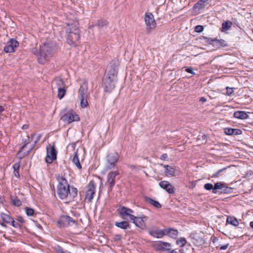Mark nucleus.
Here are the masks:
<instances>
[{
    "mask_svg": "<svg viewBox=\"0 0 253 253\" xmlns=\"http://www.w3.org/2000/svg\"><path fill=\"white\" fill-rule=\"evenodd\" d=\"M72 161L79 169H82V166L79 161L77 150L74 153V156L72 159Z\"/></svg>",
    "mask_w": 253,
    "mask_h": 253,
    "instance_id": "a878e982",
    "label": "nucleus"
},
{
    "mask_svg": "<svg viewBox=\"0 0 253 253\" xmlns=\"http://www.w3.org/2000/svg\"><path fill=\"white\" fill-rule=\"evenodd\" d=\"M185 69V71L187 73H189L192 75H194L195 74V73L193 71V69L191 67H184Z\"/></svg>",
    "mask_w": 253,
    "mask_h": 253,
    "instance_id": "c03bdc74",
    "label": "nucleus"
},
{
    "mask_svg": "<svg viewBox=\"0 0 253 253\" xmlns=\"http://www.w3.org/2000/svg\"><path fill=\"white\" fill-rule=\"evenodd\" d=\"M1 217L4 222L7 223H10L13 220V218L9 215L4 213H1Z\"/></svg>",
    "mask_w": 253,
    "mask_h": 253,
    "instance_id": "cd10ccee",
    "label": "nucleus"
},
{
    "mask_svg": "<svg viewBox=\"0 0 253 253\" xmlns=\"http://www.w3.org/2000/svg\"><path fill=\"white\" fill-rule=\"evenodd\" d=\"M119 159V155L117 152H113L109 153L107 156V163L105 166V169L108 170L113 168H115L116 163Z\"/></svg>",
    "mask_w": 253,
    "mask_h": 253,
    "instance_id": "20e7f679",
    "label": "nucleus"
},
{
    "mask_svg": "<svg viewBox=\"0 0 253 253\" xmlns=\"http://www.w3.org/2000/svg\"><path fill=\"white\" fill-rule=\"evenodd\" d=\"M19 168H20V164L18 163L15 164L13 166V168L14 171L18 170L19 169Z\"/></svg>",
    "mask_w": 253,
    "mask_h": 253,
    "instance_id": "3c124183",
    "label": "nucleus"
},
{
    "mask_svg": "<svg viewBox=\"0 0 253 253\" xmlns=\"http://www.w3.org/2000/svg\"><path fill=\"white\" fill-rule=\"evenodd\" d=\"M154 246L158 250L168 252L170 251L171 245L169 243L167 242L159 241L155 243Z\"/></svg>",
    "mask_w": 253,
    "mask_h": 253,
    "instance_id": "dca6fc26",
    "label": "nucleus"
},
{
    "mask_svg": "<svg viewBox=\"0 0 253 253\" xmlns=\"http://www.w3.org/2000/svg\"><path fill=\"white\" fill-rule=\"evenodd\" d=\"M16 220L21 223H23L25 221L23 218L20 216H18L17 218H16Z\"/></svg>",
    "mask_w": 253,
    "mask_h": 253,
    "instance_id": "5fc2aeb1",
    "label": "nucleus"
},
{
    "mask_svg": "<svg viewBox=\"0 0 253 253\" xmlns=\"http://www.w3.org/2000/svg\"><path fill=\"white\" fill-rule=\"evenodd\" d=\"M145 21L147 26V32L150 33L152 29L155 28L156 25L153 15L151 13H146L145 15Z\"/></svg>",
    "mask_w": 253,
    "mask_h": 253,
    "instance_id": "0eeeda50",
    "label": "nucleus"
},
{
    "mask_svg": "<svg viewBox=\"0 0 253 253\" xmlns=\"http://www.w3.org/2000/svg\"><path fill=\"white\" fill-rule=\"evenodd\" d=\"M118 67L114 64H111L107 68L104 77L111 78L117 79Z\"/></svg>",
    "mask_w": 253,
    "mask_h": 253,
    "instance_id": "f8f14e48",
    "label": "nucleus"
},
{
    "mask_svg": "<svg viewBox=\"0 0 253 253\" xmlns=\"http://www.w3.org/2000/svg\"><path fill=\"white\" fill-rule=\"evenodd\" d=\"M117 79L104 77L103 78V86L106 92H111L115 87Z\"/></svg>",
    "mask_w": 253,
    "mask_h": 253,
    "instance_id": "39448f33",
    "label": "nucleus"
},
{
    "mask_svg": "<svg viewBox=\"0 0 253 253\" xmlns=\"http://www.w3.org/2000/svg\"><path fill=\"white\" fill-rule=\"evenodd\" d=\"M170 253H184L182 250H174L170 252Z\"/></svg>",
    "mask_w": 253,
    "mask_h": 253,
    "instance_id": "8fccbe9b",
    "label": "nucleus"
},
{
    "mask_svg": "<svg viewBox=\"0 0 253 253\" xmlns=\"http://www.w3.org/2000/svg\"><path fill=\"white\" fill-rule=\"evenodd\" d=\"M145 201L150 205H152L154 207L157 209H160L162 207V205L157 201H155L150 197H145Z\"/></svg>",
    "mask_w": 253,
    "mask_h": 253,
    "instance_id": "5701e85b",
    "label": "nucleus"
},
{
    "mask_svg": "<svg viewBox=\"0 0 253 253\" xmlns=\"http://www.w3.org/2000/svg\"><path fill=\"white\" fill-rule=\"evenodd\" d=\"M250 226L253 228V221H252L250 223Z\"/></svg>",
    "mask_w": 253,
    "mask_h": 253,
    "instance_id": "69168bd1",
    "label": "nucleus"
},
{
    "mask_svg": "<svg viewBox=\"0 0 253 253\" xmlns=\"http://www.w3.org/2000/svg\"><path fill=\"white\" fill-rule=\"evenodd\" d=\"M204 3V2H202L201 0H200V1H199L198 2H197L194 5L193 9L194 10H196V9H200L204 8L205 7Z\"/></svg>",
    "mask_w": 253,
    "mask_h": 253,
    "instance_id": "e433bc0d",
    "label": "nucleus"
},
{
    "mask_svg": "<svg viewBox=\"0 0 253 253\" xmlns=\"http://www.w3.org/2000/svg\"><path fill=\"white\" fill-rule=\"evenodd\" d=\"M47 156L45 158V161L48 164H51L52 162L56 159L57 152L54 145L47 147Z\"/></svg>",
    "mask_w": 253,
    "mask_h": 253,
    "instance_id": "6e6552de",
    "label": "nucleus"
},
{
    "mask_svg": "<svg viewBox=\"0 0 253 253\" xmlns=\"http://www.w3.org/2000/svg\"><path fill=\"white\" fill-rule=\"evenodd\" d=\"M168 156L167 154L165 153L161 155L160 159H161V160L164 161V160H166L168 158Z\"/></svg>",
    "mask_w": 253,
    "mask_h": 253,
    "instance_id": "6e6d98bb",
    "label": "nucleus"
},
{
    "mask_svg": "<svg viewBox=\"0 0 253 253\" xmlns=\"http://www.w3.org/2000/svg\"><path fill=\"white\" fill-rule=\"evenodd\" d=\"M69 32L67 41L68 44L74 47L77 46L80 43V31L79 29V23L76 22L73 24H68Z\"/></svg>",
    "mask_w": 253,
    "mask_h": 253,
    "instance_id": "f257e3e1",
    "label": "nucleus"
},
{
    "mask_svg": "<svg viewBox=\"0 0 253 253\" xmlns=\"http://www.w3.org/2000/svg\"><path fill=\"white\" fill-rule=\"evenodd\" d=\"M234 117L239 119H246L249 117L247 113L244 111H238L234 113Z\"/></svg>",
    "mask_w": 253,
    "mask_h": 253,
    "instance_id": "b1692460",
    "label": "nucleus"
},
{
    "mask_svg": "<svg viewBox=\"0 0 253 253\" xmlns=\"http://www.w3.org/2000/svg\"><path fill=\"white\" fill-rule=\"evenodd\" d=\"M191 237L194 240H196V241H197V234H192L191 235Z\"/></svg>",
    "mask_w": 253,
    "mask_h": 253,
    "instance_id": "bf43d9fd",
    "label": "nucleus"
},
{
    "mask_svg": "<svg viewBox=\"0 0 253 253\" xmlns=\"http://www.w3.org/2000/svg\"><path fill=\"white\" fill-rule=\"evenodd\" d=\"M204 187L207 190H212L213 191V189H214V186L211 183H206L205 184Z\"/></svg>",
    "mask_w": 253,
    "mask_h": 253,
    "instance_id": "37998d69",
    "label": "nucleus"
},
{
    "mask_svg": "<svg viewBox=\"0 0 253 253\" xmlns=\"http://www.w3.org/2000/svg\"><path fill=\"white\" fill-rule=\"evenodd\" d=\"M126 211L128 213V216L131 219V216L132 215L131 213L133 212V211L129 208H126Z\"/></svg>",
    "mask_w": 253,
    "mask_h": 253,
    "instance_id": "13d9d810",
    "label": "nucleus"
},
{
    "mask_svg": "<svg viewBox=\"0 0 253 253\" xmlns=\"http://www.w3.org/2000/svg\"><path fill=\"white\" fill-rule=\"evenodd\" d=\"M61 119L64 122H67L68 124H70L74 121H79L80 118L78 115L73 110H71L65 114L62 117Z\"/></svg>",
    "mask_w": 253,
    "mask_h": 253,
    "instance_id": "9b49d317",
    "label": "nucleus"
},
{
    "mask_svg": "<svg viewBox=\"0 0 253 253\" xmlns=\"http://www.w3.org/2000/svg\"><path fill=\"white\" fill-rule=\"evenodd\" d=\"M202 2H203L204 3L207 2L209 0H201Z\"/></svg>",
    "mask_w": 253,
    "mask_h": 253,
    "instance_id": "338daca9",
    "label": "nucleus"
},
{
    "mask_svg": "<svg viewBox=\"0 0 253 253\" xmlns=\"http://www.w3.org/2000/svg\"><path fill=\"white\" fill-rule=\"evenodd\" d=\"M126 207H122L121 208L118 209L117 210V211H118L120 216L124 219H126V216H128V213L126 211Z\"/></svg>",
    "mask_w": 253,
    "mask_h": 253,
    "instance_id": "393cba45",
    "label": "nucleus"
},
{
    "mask_svg": "<svg viewBox=\"0 0 253 253\" xmlns=\"http://www.w3.org/2000/svg\"><path fill=\"white\" fill-rule=\"evenodd\" d=\"M217 240H218V239L215 237H214L212 239V241L213 243H215Z\"/></svg>",
    "mask_w": 253,
    "mask_h": 253,
    "instance_id": "680f3d73",
    "label": "nucleus"
},
{
    "mask_svg": "<svg viewBox=\"0 0 253 253\" xmlns=\"http://www.w3.org/2000/svg\"><path fill=\"white\" fill-rule=\"evenodd\" d=\"M41 134H39L38 136H37V139L36 140L34 141V143L33 144V145L31 146V147L29 149V150L26 152V153H25L24 154L25 156H27L28 155H29V154L30 153V152L33 150V149L35 147L36 144L39 141V140H40V138H41Z\"/></svg>",
    "mask_w": 253,
    "mask_h": 253,
    "instance_id": "f704fd0d",
    "label": "nucleus"
},
{
    "mask_svg": "<svg viewBox=\"0 0 253 253\" xmlns=\"http://www.w3.org/2000/svg\"><path fill=\"white\" fill-rule=\"evenodd\" d=\"M80 98L81 99V107H83V108L86 107L88 106V102H87V99H86V97H80Z\"/></svg>",
    "mask_w": 253,
    "mask_h": 253,
    "instance_id": "4c0bfd02",
    "label": "nucleus"
},
{
    "mask_svg": "<svg viewBox=\"0 0 253 253\" xmlns=\"http://www.w3.org/2000/svg\"><path fill=\"white\" fill-rule=\"evenodd\" d=\"M79 96L80 97H87V84L84 82V84L81 86L79 90Z\"/></svg>",
    "mask_w": 253,
    "mask_h": 253,
    "instance_id": "aec40b11",
    "label": "nucleus"
},
{
    "mask_svg": "<svg viewBox=\"0 0 253 253\" xmlns=\"http://www.w3.org/2000/svg\"><path fill=\"white\" fill-rule=\"evenodd\" d=\"M147 219V217L142 215L141 217H136L134 215L131 216V220L133 221V223L138 227L141 229H146V226L145 221Z\"/></svg>",
    "mask_w": 253,
    "mask_h": 253,
    "instance_id": "9d476101",
    "label": "nucleus"
},
{
    "mask_svg": "<svg viewBox=\"0 0 253 253\" xmlns=\"http://www.w3.org/2000/svg\"><path fill=\"white\" fill-rule=\"evenodd\" d=\"M149 234L155 238H161L165 236L164 229H156V230H151L149 231Z\"/></svg>",
    "mask_w": 253,
    "mask_h": 253,
    "instance_id": "6ab92c4d",
    "label": "nucleus"
},
{
    "mask_svg": "<svg viewBox=\"0 0 253 253\" xmlns=\"http://www.w3.org/2000/svg\"><path fill=\"white\" fill-rule=\"evenodd\" d=\"M58 185L57 188V193L61 200H67L70 194V185L65 177L58 175L57 177Z\"/></svg>",
    "mask_w": 253,
    "mask_h": 253,
    "instance_id": "7ed1b4c3",
    "label": "nucleus"
},
{
    "mask_svg": "<svg viewBox=\"0 0 253 253\" xmlns=\"http://www.w3.org/2000/svg\"><path fill=\"white\" fill-rule=\"evenodd\" d=\"M159 185L169 194H172L175 193V188L168 181H161L159 182Z\"/></svg>",
    "mask_w": 253,
    "mask_h": 253,
    "instance_id": "2eb2a0df",
    "label": "nucleus"
},
{
    "mask_svg": "<svg viewBox=\"0 0 253 253\" xmlns=\"http://www.w3.org/2000/svg\"><path fill=\"white\" fill-rule=\"evenodd\" d=\"M177 244H180L181 246H184L186 243V240L185 238H181L180 240L177 241Z\"/></svg>",
    "mask_w": 253,
    "mask_h": 253,
    "instance_id": "49530a36",
    "label": "nucleus"
},
{
    "mask_svg": "<svg viewBox=\"0 0 253 253\" xmlns=\"http://www.w3.org/2000/svg\"><path fill=\"white\" fill-rule=\"evenodd\" d=\"M4 110V108L2 106L0 105V112H2Z\"/></svg>",
    "mask_w": 253,
    "mask_h": 253,
    "instance_id": "e2e57ef3",
    "label": "nucleus"
},
{
    "mask_svg": "<svg viewBox=\"0 0 253 253\" xmlns=\"http://www.w3.org/2000/svg\"><path fill=\"white\" fill-rule=\"evenodd\" d=\"M232 23L230 21L224 22L222 24L221 31L224 32L231 28Z\"/></svg>",
    "mask_w": 253,
    "mask_h": 253,
    "instance_id": "7c9ffc66",
    "label": "nucleus"
},
{
    "mask_svg": "<svg viewBox=\"0 0 253 253\" xmlns=\"http://www.w3.org/2000/svg\"><path fill=\"white\" fill-rule=\"evenodd\" d=\"M115 226L122 229H126L129 228V224L127 221L116 222Z\"/></svg>",
    "mask_w": 253,
    "mask_h": 253,
    "instance_id": "bb28decb",
    "label": "nucleus"
},
{
    "mask_svg": "<svg viewBox=\"0 0 253 253\" xmlns=\"http://www.w3.org/2000/svg\"><path fill=\"white\" fill-rule=\"evenodd\" d=\"M227 222L235 226L239 224V221L237 218L233 217H228L227 218Z\"/></svg>",
    "mask_w": 253,
    "mask_h": 253,
    "instance_id": "473e14b6",
    "label": "nucleus"
},
{
    "mask_svg": "<svg viewBox=\"0 0 253 253\" xmlns=\"http://www.w3.org/2000/svg\"><path fill=\"white\" fill-rule=\"evenodd\" d=\"M25 210L26 213L28 216H32L34 214V210L32 208L26 207Z\"/></svg>",
    "mask_w": 253,
    "mask_h": 253,
    "instance_id": "79ce46f5",
    "label": "nucleus"
},
{
    "mask_svg": "<svg viewBox=\"0 0 253 253\" xmlns=\"http://www.w3.org/2000/svg\"><path fill=\"white\" fill-rule=\"evenodd\" d=\"M54 83L57 89L65 87V85L63 80L60 78H57L54 80Z\"/></svg>",
    "mask_w": 253,
    "mask_h": 253,
    "instance_id": "c85d7f7f",
    "label": "nucleus"
},
{
    "mask_svg": "<svg viewBox=\"0 0 253 253\" xmlns=\"http://www.w3.org/2000/svg\"><path fill=\"white\" fill-rule=\"evenodd\" d=\"M230 167L231 166H228L227 167L224 168H223L222 169H220L218 170L216 172H215L214 174H213L211 176V177L213 178V177H218L219 175L220 174V173L221 172H222L224 170H226L228 168H230Z\"/></svg>",
    "mask_w": 253,
    "mask_h": 253,
    "instance_id": "a19ab883",
    "label": "nucleus"
},
{
    "mask_svg": "<svg viewBox=\"0 0 253 253\" xmlns=\"http://www.w3.org/2000/svg\"><path fill=\"white\" fill-rule=\"evenodd\" d=\"M10 200L12 204L15 206L20 207L22 205L21 201L16 196H11Z\"/></svg>",
    "mask_w": 253,
    "mask_h": 253,
    "instance_id": "2f4dec72",
    "label": "nucleus"
},
{
    "mask_svg": "<svg viewBox=\"0 0 253 253\" xmlns=\"http://www.w3.org/2000/svg\"><path fill=\"white\" fill-rule=\"evenodd\" d=\"M224 133L227 135H237L242 133V130L239 129H234L232 128L226 127L224 129Z\"/></svg>",
    "mask_w": 253,
    "mask_h": 253,
    "instance_id": "412c9836",
    "label": "nucleus"
},
{
    "mask_svg": "<svg viewBox=\"0 0 253 253\" xmlns=\"http://www.w3.org/2000/svg\"><path fill=\"white\" fill-rule=\"evenodd\" d=\"M165 235H168L170 238L175 239L178 234L177 230L172 228H165L164 229Z\"/></svg>",
    "mask_w": 253,
    "mask_h": 253,
    "instance_id": "a211bd4d",
    "label": "nucleus"
},
{
    "mask_svg": "<svg viewBox=\"0 0 253 253\" xmlns=\"http://www.w3.org/2000/svg\"><path fill=\"white\" fill-rule=\"evenodd\" d=\"M200 101L202 102H206L207 99L205 97H202L200 98Z\"/></svg>",
    "mask_w": 253,
    "mask_h": 253,
    "instance_id": "052dcab7",
    "label": "nucleus"
},
{
    "mask_svg": "<svg viewBox=\"0 0 253 253\" xmlns=\"http://www.w3.org/2000/svg\"><path fill=\"white\" fill-rule=\"evenodd\" d=\"M161 165L163 166L165 169V173L167 176L172 177L174 176L175 169L173 167L169 165H163V164H161Z\"/></svg>",
    "mask_w": 253,
    "mask_h": 253,
    "instance_id": "4be33fe9",
    "label": "nucleus"
},
{
    "mask_svg": "<svg viewBox=\"0 0 253 253\" xmlns=\"http://www.w3.org/2000/svg\"><path fill=\"white\" fill-rule=\"evenodd\" d=\"M28 127V125H24V126H22V128H23V129H24V128H25V129H26V128H27Z\"/></svg>",
    "mask_w": 253,
    "mask_h": 253,
    "instance_id": "0e129e2a",
    "label": "nucleus"
},
{
    "mask_svg": "<svg viewBox=\"0 0 253 253\" xmlns=\"http://www.w3.org/2000/svg\"><path fill=\"white\" fill-rule=\"evenodd\" d=\"M28 140H29V137L27 136ZM29 143V141H27V140H25V144L21 147V150L19 151V153H20L21 151H22L27 146V145Z\"/></svg>",
    "mask_w": 253,
    "mask_h": 253,
    "instance_id": "864d4df0",
    "label": "nucleus"
},
{
    "mask_svg": "<svg viewBox=\"0 0 253 253\" xmlns=\"http://www.w3.org/2000/svg\"><path fill=\"white\" fill-rule=\"evenodd\" d=\"M203 39H204L205 42L209 44H212L213 46H214V41L215 38L212 39L211 38L203 37Z\"/></svg>",
    "mask_w": 253,
    "mask_h": 253,
    "instance_id": "ea45409f",
    "label": "nucleus"
},
{
    "mask_svg": "<svg viewBox=\"0 0 253 253\" xmlns=\"http://www.w3.org/2000/svg\"><path fill=\"white\" fill-rule=\"evenodd\" d=\"M233 88L226 87V90H227L226 94L228 95H231V94H232V93H233Z\"/></svg>",
    "mask_w": 253,
    "mask_h": 253,
    "instance_id": "de8ad7c7",
    "label": "nucleus"
},
{
    "mask_svg": "<svg viewBox=\"0 0 253 253\" xmlns=\"http://www.w3.org/2000/svg\"><path fill=\"white\" fill-rule=\"evenodd\" d=\"M78 194V190L76 188L72 187L70 189V194L68 196V199H72L77 197Z\"/></svg>",
    "mask_w": 253,
    "mask_h": 253,
    "instance_id": "72a5a7b5",
    "label": "nucleus"
},
{
    "mask_svg": "<svg viewBox=\"0 0 253 253\" xmlns=\"http://www.w3.org/2000/svg\"><path fill=\"white\" fill-rule=\"evenodd\" d=\"M118 170L110 172L107 176V182L109 183V191L112 190L113 187L115 184V177L119 174Z\"/></svg>",
    "mask_w": 253,
    "mask_h": 253,
    "instance_id": "4468645a",
    "label": "nucleus"
},
{
    "mask_svg": "<svg viewBox=\"0 0 253 253\" xmlns=\"http://www.w3.org/2000/svg\"><path fill=\"white\" fill-rule=\"evenodd\" d=\"M95 183L94 181L91 180L86 186V190L85 191V198L88 202H91L94 194H95Z\"/></svg>",
    "mask_w": 253,
    "mask_h": 253,
    "instance_id": "1a4fd4ad",
    "label": "nucleus"
},
{
    "mask_svg": "<svg viewBox=\"0 0 253 253\" xmlns=\"http://www.w3.org/2000/svg\"><path fill=\"white\" fill-rule=\"evenodd\" d=\"M19 46V42L15 39H11L7 42L4 47V51L6 53H11L15 51V48Z\"/></svg>",
    "mask_w": 253,
    "mask_h": 253,
    "instance_id": "ddd939ff",
    "label": "nucleus"
},
{
    "mask_svg": "<svg viewBox=\"0 0 253 253\" xmlns=\"http://www.w3.org/2000/svg\"><path fill=\"white\" fill-rule=\"evenodd\" d=\"M204 30V27L202 25H197L195 27V31L197 33H201Z\"/></svg>",
    "mask_w": 253,
    "mask_h": 253,
    "instance_id": "a18cd8bd",
    "label": "nucleus"
},
{
    "mask_svg": "<svg viewBox=\"0 0 253 253\" xmlns=\"http://www.w3.org/2000/svg\"><path fill=\"white\" fill-rule=\"evenodd\" d=\"M121 239H122V236L121 235L116 234V235H114V239L115 241H120L121 240Z\"/></svg>",
    "mask_w": 253,
    "mask_h": 253,
    "instance_id": "603ef678",
    "label": "nucleus"
},
{
    "mask_svg": "<svg viewBox=\"0 0 253 253\" xmlns=\"http://www.w3.org/2000/svg\"><path fill=\"white\" fill-rule=\"evenodd\" d=\"M217 189H223L224 193H228L231 190L230 188L228 187L226 184L223 182H217L214 185V189L212 193L215 194L217 193Z\"/></svg>",
    "mask_w": 253,
    "mask_h": 253,
    "instance_id": "f3484780",
    "label": "nucleus"
},
{
    "mask_svg": "<svg viewBox=\"0 0 253 253\" xmlns=\"http://www.w3.org/2000/svg\"><path fill=\"white\" fill-rule=\"evenodd\" d=\"M214 43V46L217 48L225 47L227 46V44L225 43V41L223 40H217L215 39Z\"/></svg>",
    "mask_w": 253,
    "mask_h": 253,
    "instance_id": "c756f323",
    "label": "nucleus"
},
{
    "mask_svg": "<svg viewBox=\"0 0 253 253\" xmlns=\"http://www.w3.org/2000/svg\"><path fill=\"white\" fill-rule=\"evenodd\" d=\"M1 225L4 227H6L5 224L4 223H0Z\"/></svg>",
    "mask_w": 253,
    "mask_h": 253,
    "instance_id": "774afa93",
    "label": "nucleus"
},
{
    "mask_svg": "<svg viewBox=\"0 0 253 253\" xmlns=\"http://www.w3.org/2000/svg\"><path fill=\"white\" fill-rule=\"evenodd\" d=\"M229 246V244H226L225 245H224L223 246H221L220 247H219V249L220 250H226Z\"/></svg>",
    "mask_w": 253,
    "mask_h": 253,
    "instance_id": "4d7b16f0",
    "label": "nucleus"
},
{
    "mask_svg": "<svg viewBox=\"0 0 253 253\" xmlns=\"http://www.w3.org/2000/svg\"><path fill=\"white\" fill-rule=\"evenodd\" d=\"M11 225L15 228H18L21 226L19 223L15 222V221L14 220L11 222Z\"/></svg>",
    "mask_w": 253,
    "mask_h": 253,
    "instance_id": "09e8293b",
    "label": "nucleus"
},
{
    "mask_svg": "<svg viewBox=\"0 0 253 253\" xmlns=\"http://www.w3.org/2000/svg\"><path fill=\"white\" fill-rule=\"evenodd\" d=\"M108 24L107 20L104 19H101L98 21L97 25L99 27H102L104 26H106Z\"/></svg>",
    "mask_w": 253,
    "mask_h": 253,
    "instance_id": "58836bf2",
    "label": "nucleus"
},
{
    "mask_svg": "<svg viewBox=\"0 0 253 253\" xmlns=\"http://www.w3.org/2000/svg\"><path fill=\"white\" fill-rule=\"evenodd\" d=\"M66 90L65 87L59 88L58 89V97L59 99H62L65 95Z\"/></svg>",
    "mask_w": 253,
    "mask_h": 253,
    "instance_id": "c9c22d12",
    "label": "nucleus"
},
{
    "mask_svg": "<svg viewBox=\"0 0 253 253\" xmlns=\"http://www.w3.org/2000/svg\"><path fill=\"white\" fill-rule=\"evenodd\" d=\"M54 50L50 43H44L40 47V53L38 55V60L41 64H45L53 56Z\"/></svg>",
    "mask_w": 253,
    "mask_h": 253,
    "instance_id": "f03ea898",
    "label": "nucleus"
},
{
    "mask_svg": "<svg viewBox=\"0 0 253 253\" xmlns=\"http://www.w3.org/2000/svg\"><path fill=\"white\" fill-rule=\"evenodd\" d=\"M58 224L61 227H65L71 226L73 224L77 225L78 222L69 215H62L59 221Z\"/></svg>",
    "mask_w": 253,
    "mask_h": 253,
    "instance_id": "423d86ee",
    "label": "nucleus"
}]
</instances>
